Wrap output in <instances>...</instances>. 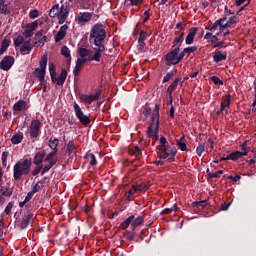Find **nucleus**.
<instances>
[{
  "instance_id": "obj_50",
  "label": "nucleus",
  "mask_w": 256,
  "mask_h": 256,
  "mask_svg": "<svg viewBox=\"0 0 256 256\" xmlns=\"http://www.w3.org/2000/svg\"><path fill=\"white\" fill-rule=\"evenodd\" d=\"M57 151L58 150H52L51 152H49L46 156H45V163H47V161H51L52 159H55V155H57Z\"/></svg>"
},
{
  "instance_id": "obj_29",
  "label": "nucleus",
  "mask_w": 256,
  "mask_h": 256,
  "mask_svg": "<svg viewBox=\"0 0 256 256\" xmlns=\"http://www.w3.org/2000/svg\"><path fill=\"white\" fill-rule=\"evenodd\" d=\"M78 55L81 57L80 59H87L88 57H91V50L87 48H79Z\"/></svg>"
},
{
  "instance_id": "obj_12",
  "label": "nucleus",
  "mask_w": 256,
  "mask_h": 256,
  "mask_svg": "<svg viewBox=\"0 0 256 256\" xmlns=\"http://www.w3.org/2000/svg\"><path fill=\"white\" fill-rule=\"evenodd\" d=\"M69 29V26L67 24H64L60 27L57 34L55 35L54 41L55 43H61L67 37V30Z\"/></svg>"
},
{
  "instance_id": "obj_37",
  "label": "nucleus",
  "mask_w": 256,
  "mask_h": 256,
  "mask_svg": "<svg viewBox=\"0 0 256 256\" xmlns=\"http://www.w3.org/2000/svg\"><path fill=\"white\" fill-rule=\"evenodd\" d=\"M177 145L180 151H189L187 149V143H185V135H183L179 140H177Z\"/></svg>"
},
{
  "instance_id": "obj_34",
  "label": "nucleus",
  "mask_w": 256,
  "mask_h": 256,
  "mask_svg": "<svg viewBox=\"0 0 256 256\" xmlns=\"http://www.w3.org/2000/svg\"><path fill=\"white\" fill-rule=\"evenodd\" d=\"M134 219V215L129 216L124 222L121 223V229L126 231V229L129 228V225H131V223L133 224Z\"/></svg>"
},
{
  "instance_id": "obj_16",
  "label": "nucleus",
  "mask_w": 256,
  "mask_h": 256,
  "mask_svg": "<svg viewBox=\"0 0 256 256\" xmlns=\"http://www.w3.org/2000/svg\"><path fill=\"white\" fill-rule=\"evenodd\" d=\"M85 63H89L87 58H84V59L78 58L76 60V65L73 69L74 77H77V75H79V73H81V69H83V66L85 65Z\"/></svg>"
},
{
  "instance_id": "obj_55",
  "label": "nucleus",
  "mask_w": 256,
  "mask_h": 256,
  "mask_svg": "<svg viewBox=\"0 0 256 256\" xmlns=\"http://www.w3.org/2000/svg\"><path fill=\"white\" fill-rule=\"evenodd\" d=\"M9 157V152L4 151L2 152V165L3 167H7V158Z\"/></svg>"
},
{
  "instance_id": "obj_5",
  "label": "nucleus",
  "mask_w": 256,
  "mask_h": 256,
  "mask_svg": "<svg viewBox=\"0 0 256 256\" xmlns=\"http://www.w3.org/2000/svg\"><path fill=\"white\" fill-rule=\"evenodd\" d=\"M49 73L52 83H56L59 87H63V85H65V81H67V70L65 68L61 70L60 75L57 77V68L54 63H50Z\"/></svg>"
},
{
  "instance_id": "obj_52",
  "label": "nucleus",
  "mask_w": 256,
  "mask_h": 256,
  "mask_svg": "<svg viewBox=\"0 0 256 256\" xmlns=\"http://www.w3.org/2000/svg\"><path fill=\"white\" fill-rule=\"evenodd\" d=\"M225 47H227V45H225V40L218 41L212 45V49H225Z\"/></svg>"
},
{
  "instance_id": "obj_1",
  "label": "nucleus",
  "mask_w": 256,
  "mask_h": 256,
  "mask_svg": "<svg viewBox=\"0 0 256 256\" xmlns=\"http://www.w3.org/2000/svg\"><path fill=\"white\" fill-rule=\"evenodd\" d=\"M107 39V32L105 31V26L101 23H96L91 31L89 36L90 45H94L92 47V54L86 58L88 63L95 61L96 63H101V59L103 57L104 51H107V47H105V40Z\"/></svg>"
},
{
  "instance_id": "obj_61",
  "label": "nucleus",
  "mask_w": 256,
  "mask_h": 256,
  "mask_svg": "<svg viewBox=\"0 0 256 256\" xmlns=\"http://www.w3.org/2000/svg\"><path fill=\"white\" fill-rule=\"evenodd\" d=\"M136 191L133 190L132 188L127 192L126 199L127 201H131L133 199V195H135Z\"/></svg>"
},
{
  "instance_id": "obj_60",
  "label": "nucleus",
  "mask_w": 256,
  "mask_h": 256,
  "mask_svg": "<svg viewBox=\"0 0 256 256\" xmlns=\"http://www.w3.org/2000/svg\"><path fill=\"white\" fill-rule=\"evenodd\" d=\"M30 19H37L39 17V10L34 9L29 12Z\"/></svg>"
},
{
  "instance_id": "obj_63",
  "label": "nucleus",
  "mask_w": 256,
  "mask_h": 256,
  "mask_svg": "<svg viewBox=\"0 0 256 256\" xmlns=\"http://www.w3.org/2000/svg\"><path fill=\"white\" fill-rule=\"evenodd\" d=\"M197 51V46H189L184 48V53H195Z\"/></svg>"
},
{
  "instance_id": "obj_3",
  "label": "nucleus",
  "mask_w": 256,
  "mask_h": 256,
  "mask_svg": "<svg viewBox=\"0 0 256 256\" xmlns=\"http://www.w3.org/2000/svg\"><path fill=\"white\" fill-rule=\"evenodd\" d=\"M31 165H33V160L24 159L22 161L16 162L13 167V177L15 181H19L21 177L29 175L31 173Z\"/></svg>"
},
{
  "instance_id": "obj_2",
  "label": "nucleus",
  "mask_w": 256,
  "mask_h": 256,
  "mask_svg": "<svg viewBox=\"0 0 256 256\" xmlns=\"http://www.w3.org/2000/svg\"><path fill=\"white\" fill-rule=\"evenodd\" d=\"M161 109V104L160 103H156L155 104V108L152 111V115H151V123L149 124L147 131H146V135L148 137V139H151V137L159 139V125H160V121L159 119H161V115L159 114V111Z\"/></svg>"
},
{
  "instance_id": "obj_54",
  "label": "nucleus",
  "mask_w": 256,
  "mask_h": 256,
  "mask_svg": "<svg viewBox=\"0 0 256 256\" xmlns=\"http://www.w3.org/2000/svg\"><path fill=\"white\" fill-rule=\"evenodd\" d=\"M176 207H177V204H174L172 208H166L163 211H161L160 215H169V213H173V211H175Z\"/></svg>"
},
{
  "instance_id": "obj_40",
  "label": "nucleus",
  "mask_w": 256,
  "mask_h": 256,
  "mask_svg": "<svg viewBox=\"0 0 256 256\" xmlns=\"http://www.w3.org/2000/svg\"><path fill=\"white\" fill-rule=\"evenodd\" d=\"M159 160L155 162V165H165V161L173 162L175 161V157L173 159L161 158V152H157Z\"/></svg>"
},
{
  "instance_id": "obj_56",
  "label": "nucleus",
  "mask_w": 256,
  "mask_h": 256,
  "mask_svg": "<svg viewBox=\"0 0 256 256\" xmlns=\"http://www.w3.org/2000/svg\"><path fill=\"white\" fill-rule=\"evenodd\" d=\"M173 91H175V89L171 85L168 86L167 93H169V98H170L169 104L170 105L173 104Z\"/></svg>"
},
{
  "instance_id": "obj_8",
  "label": "nucleus",
  "mask_w": 256,
  "mask_h": 256,
  "mask_svg": "<svg viewBox=\"0 0 256 256\" xmlns=\"http://www.w3.org/2000/svg\"><path fill=\"white\" fill-rule=\"evenodd\" d=\"M41 127H43V123L39 120H32L29 135L31 139H37L39 135H41Z\"/></svg>"
},
{
  "instance_id": "obj_59",
  "label": "nucleus",
  "mask_w": 256,
  "mask_h": 256,
  "mask_svg": "<svg viewBox=\"0 0 256 256\" xmlns=\"http://www.w3.org/2000/svg\"><path fill=\"white\" fill-rule=\"evenodd\" d=\"M209 205V200H201V201H195L192 203V207H198V205Z\"/></svg>"
},
{
  "instance_id": "obj_14",
  "label": "nucleus",
  "mask_w": 256,
  "mask_h": 256,
  "mask_svg": "<svg viewBox=\"0 0 256 256\" xmlns=\"http://www.w3.org/2000/svg\"><path fill=\"white\" fill-rule=\"evenodd\" d=\"M47 156V151L40 150L35 153L33 158V165H43V161H45V157Z\"/></svg>"
},
{
  "instance_id": "obj_53",
  "label": "nucleus",
  "mask_w": 256,
  "mask_h": 256,
  "mask_svg": "<svg viewBox=\"0 0 256 256\" xmlns=\"http://www.w3.org/2000/svg\"><path fill=\"white\" fill-rule=\"evenodd\" d=\"M177 85H180V87H183V79L182 78H176L170 86H172L174 89H177Z\"/></svg>"
},
{
  "instance_id": "obj_35",
  "label": "nucleus",
  "mask_w": 256,
  "mask_h": 256,
  "mask_svg": "<svg viewBox=\"0 0 256 256\" xmlns=\"http://www.w3.org/2000/svg\"><path fill=\"white\" fill-rule=\"evenodd\" d=\"M45 186V182L44 181H38L36 184H32V193H39V191H41V189H43V187Z\"/></svg>"
},
{
  "instance_id": "obj_45",
  "label": "nucleus",
  "mask_w": 256,
  "mask_h": 256,
  "mask_svg": "<svg viewBox=\"0 0 256 256\" xmlns=\"http://www.w3.org/2000/svg\"><path fill=\"white\" fill-rule=\"evenodd\" d=\"M152 111L153 110L151 109V107H149V104L146 103L145 104V111L143 112L144 117L142 118L143 122L147 121V119L149 118V115H151Z\"/></svg>"
},
{
  "instance_id": "obj_33",
  "label": "nucleus",
  "mask_w": 256,
  "mask_h": 256,
  "mask_svg": "<svg viewBox=\"0 0 256 256\" xmlns=\"http://www.w3.org/2000/svg\"><path fill=\"white\" fill-rule=\"evenodd\" d=\"M247 154H248L247 151H244V152L235 151V152L230 153V155L232 157V161H238V159H241V157L247 156Z\"/></svg>"
},
{
  "instance_id": "obj_11",
  "label": "nucleus",
  "mask_w": 256,
  "mask_h": 256,
  "mask_svg": "<svg viewBox=\"0 0 256 256\" xmlns=\"http://www.w3.org/2000/svg\"><path fill=\"white\" fill-rule=\"evenodd\" d=\"M14 63L15 58H13V56H5L0 62V69H3V71H9V69L13 67Z\"/></svg>"
},
{
  "instance_id": "obj_7",
  "label": "nucleus",
  "mask_w": 256,
  "mask_h": 256,
  "mask_svg": "<svg viewBox=\"0 0 256 256\" xmlns=\"http://www.w3.org/2000/svg\"><path fill=\"white\" fill-rule=\"evenodd\" d=\"M179 51L178 48H172V50L165 55L164 59L168 67H171V65H179Z\"/></svg>"
},
{
  "instance_id": "obj_23",
  "label": "nucleus",
  "mask_w": 256,
  "mask_h": 256,
  "mask_svg": "<svg viewBox=\"0 0 256 256\" xmlns=\"http://www.w3.org/2000/svg\"><path fill=\"white\" fill-rule=\"evenodd\" d=\"M145 39H147V34L142 30L138 39V51H141V53H143V49H145Z\"/></svg>"
},
{
  "instance_id": "obj_20",
  "label": "nucleus",
  "mask_w": 256,
  "mask_h": 256,
  "mask_svg": "<svg viewBox=\"0 0 256 256\" xmlns=\"http://www.w3.org/2000/svg\"><path fill=\"white\" fill-rule=\"evenodd\" d=\"M33 217H34L33 213H29V214L25 215L19 224L20 229H22V230L27 229V227H29V223H31V219H33Z\"/></svg>"
},
{
  "instance_id": "obj_42",
  "label": "nucleus",
  "mask_w": 256,
  "mask_h": 256,
  "mask_svg": "<svg viewBox=\"0 0 256 256\" xmlns=\"http://www.w3.org/2000/svg\"><path fill=\"white\" fill-rule=\"evenodd\" d=\"M205 151V142L201 141L196 148V155H198V157H201V155H203V152Z\"/></svg>"
},
{
  "instance_id": "obj_64",
  "label": "nucleus",
  "mask_w": 256,
  "mask_h": 256,
  "mask_svg": "<svg viewBox=\"0 0 256 256\" xmlns=\"http://www.w3.org/2000/svg\"><path fill=\"white\" fill-rule=\"evenodd\" d=\"M33 195H35L32 191L28 192V194L26 195L24 201L26 203H29V201H31L33 199Z\"/></svg>"
},
{
  "instance_id": "obj_58",
  "label": "nucleus",
  "mask_w": 256,
  "mask_h": 256,
  "mask_svg": "<svg viewBox=\"0 0 256 256\" xmlns=\"http://www.w3.org/2000/svg\"><path fill=\"white\" fill-rule=\"evenodd\" d=\"M43 169V165H36L35 169L32 171L33 177H36V175H39Z\"/></svg>"
},
{
  "instance_id": "obj_47",
  "label": "nucleus",
  "mask_w": 256,
  "mask_h": 256,
  "mask_svg": "<svg viewBox=\"0 0 256 256\" xmlns=\"http://www.w3.org/2000/svg\"><path fill=\"white\" fill-rule=\"evenodd\" d=\"M76 149L77 147H75V141L70 140L67 144L68 154L71 155V153H73V151H75Z\"/></svg>"
},
{
  "instance_id": "obj_46",
  "label": "nucleus",
  "mask_w": 256,
  "mask_h": 256,
  "mask_svg": "<svg viewBox=\"0 0 256 256\" xmlns=\"http://www.w3.org/2000/svg\"><path fill=\"white\" fill-rule=\"evenodd\" d=\"M61 54H62L63 57H65L66 59H71V50H69V47L63 46V47L61 48Z\"/></svg>"
},
{
  "instance_id": "obj_22",
  "label": "nucleus",
  "mask_w": 256,
  "mask_h": 256,
  "mask_svg": "<svg viewBox=\"0 0 256 256\" xmlns=\"http://www.w3.org/2000/svg\"><path fill=\"white\" fill-rule=\"evenodd\" d=\"M45 73L46 70L42 69V68H36L34 71V74L36 75L37 79L40 82V85H45Z\"/></svg>"
},
{
  "instance_id": "obj_38",
  "label": "nucleus",
  "mask_w": 256,
  "mask_h": 256,
  "mask_svg": "<svg viewBox=\"0 0 256 256\" xmlns=\"http://www.w3.org/2000/svg\"><path fill=\"white\" fill-rule=\"evenodd\" d=\"M85 158L89 161L91 167H95L97 165V157L93 153H87Z\"/></svg>"
},
{
  "instance_id": "obj_44",
  "label": "nucleus",
  "mask_w": 256,
  "mask_h": 256,
  "mask_svg": "<svg viewBox=\"0 0 256 256\" xmlns=\"http://www.w3.org/2000/svg\"><path fill=\"white\" fill-rule=\"evenodd\" d=\"M221 103L229 109L231 107V94L223 96Z\"/></svg>"
},
{
  "instance_id": "obj_39",
  "label": "nucleus",
  "mask_w": 256,
  "mask_h": 256,
  "mask_svg": "<svg viewBox=\"0 0 256 256\" xmlns=\"http://www.w3.org/2000/svg\"><path fill=\"white\" fill-rule=\"evenodd\" d=\"M144 221H145V217H143V216H138L136 219H134V220L132 221V227H133V229H136V227H139V225H143Z\"/></svg>"
},
{
  "instance_id": "obj_51",
  "label": "nucleus",
  "mask_w": 256,
  "mask_h": 256,
  "mask_svg": "<svg viewBox=\"0 0 256 256\" xmlns=\"http://www.w3.org/2000/svg\"><path fill=\"white\" fill-rule=\"evenodd\" d=\"M40 69H44L46 71L47 69V54H44L40 60Z\"/></svg>"
},
{
  "instance_id": "obj_17",
  "label": "nucleus",
  "mask_w": 256,
  "mask_h": 256,
  "mask_svg": "<svg viewBox=\"0 0 256 256\" xmlns=\"http://www.w3.org/2000/svg\"><path fill=\"white\" fill-rule=\"evenodd\" d=\"M213 61L214 63H221V61H227V51L215 50Z\"/></svg>"
},
{
  "instance_id": "obj_43",
  "label": "nucleus",
  "mask_w": 256,
  "mask_h": 256,
  "mask_svg": "<svg viewBox=\"0 0 256 256\" xmlns=\"http://www.w3.org/2000/svg\"><path fill=\"white\" fill-rule=\"evenodd\" d=\"M48 146L50 147V149H52V151H57V147H59V139L54 138L53 140H49L48 142Z\"/></svg>"
},
{
  "instance_id": "obj_19",
  "label": "nucleus",
  "mask_w": 256,
  "mask_h": 256,
  "mask_svg": "<svg viewBox=\"0 0 256 256\" xmlns=\"http://www.w3.org/2000/svg\"><path fill=\"white\" fill-rule=\"evenodd\" d=\"M237 23H239V18H237V16L230 17L225 24H221L222 33L225 31V29H231L233 25H237Z\"/></svg>"
},
{
  "instance_id": "obj_41",
  "label": "nucleus",
  "mask_w": 256,
  "mask_h": 256,
  "mask_svg": "<svg viewBox=\"0 0 256 256\" xmlns=\"http://www.w3.org/2000/svg\"><path fill=\"white\" fill-rule=\"evenodd\" d=\"M132 189L136 191V193H139V191H147L149 186H147V184L132 185Z\"/></svg>"
},
{
  "instance_id": "obj_26",
  "label": "nucleus",
  "mask_w": 256,
  "mask_h": 256,
  "mask_svg": "<svg viewBox=\"0 0 256 256\" xmlns=\"http://www.w3.org/2000/svg\"><path fill=\"white\" fill-rule=\"evenodd\" d=\"M33 46H31V40H26L20 48L21 53H31Z\"/></svg>"
},
{
  "instance_id": "obj_30",
  "label": "nucleus",
  "mask_w": 256,
  "mask_h": 256,
  "mask_svg": "<svg viewBox=\"0 0 256 256\" xmlns=\"http://www.w3.org/2000/svg\"><path fill=\"white\" fill-rule=\"evenodd\" d=\"M9 45H11V39L4 38L1 43L0 55H3V53H5V51H7V49H9Z\"/></svg>"
},
{
  "instance_id": "obj_15",
  "label": "nucleus",
  "mask_w": 256,
  "mask_h": 256,
  "mask_svg": "<svg viewBox=\"0 0 256 256\" xmlns=\"http://www.w3.org/2000/svg\"><path fill=\"white\" fill-rule=\"evenodd\" d=\"M197 31H199V28L192 27L189 29V32L185 38L186 45H193L195 41V35H197Z\"/></svg>"
},
{
  "instance_id": "obj_18",
  "label": "nucleus",
  "mask_w": 256,
  "mask_h": 256,
  "mask_svg": "<svg viewBox=\"0 0 256 256\" xmlns=\"http://www.w3.org/2000/svg\"><path fill=\"white\" fill-rule=\"evenodd\" d=\"M91 17H93V15L89 12L80 13L78 17H76V21L79 25L89 23L91 21Z\"/></svg>"
},
{
  "instance_id": "obj_6",
  "label": "nucleus",
  "mask_w": 256,
  "mask_h": 256,
  "mask_svg": "<svg viewBox=\"0 0 256 256\" xmlns=\"http://www.w3.org/2000/svg\"><path fill=\"white\" fill-rule=\"evenodd\" d=\"M74 113L77 119L80 121L81 125H84V127H88V125H91V118L85 115L83 110H81V106H79L77 102H74Z\"/></svg>"
},
{
  "instance_id": "obj_27",
  "label": "nucleus",
  "mask_w": 256,
  "mask_h": 256,
  "mask_svg": "<svg viewBox=\"0 0 256 256\" xmlns=\"http://www.w3.org/2000/svg\"><path fill=\"white\" fill-rule=\"evenodd\" d=\"M184 39L180 38V36H176L172 42V49H177L181 51V45H183Z\"/></svg>"
},
{
  "instance_id": "obj_31",
  "label": "nucleus",
  "mask_w": 256,
  "mask_h": 256,
  "mask_svg": "<svg viewBox=\"0 0 256 256\" xmlns=\"http://www.w3.org/2000/svg\"><path fill=\"white\" fill-rule=\"evenodd\" d=\"M59 4H55L52 6V8L49 11V17L52 19H55V17H59V11H60Z\"/></svg>"
},
{
  "instance_id": "obj_10",
  "label": "nucleus",
  "mask_w": 256,
  "mask_h": 256,
  "mask_svg": "<svg viewBox=\"0 0 256 256\" xmlns=\"http://www.w3.org/2000/svg\"><path fill=\"white\" fill-rule=\"evenodd\" d=\"M69 17V5L62 4L60 10L58 12V23L59 25H63L67 18Z\"/></svg>"
},
{
  "instance_id": "obj_24",
  "label": "nucleus",
  "mask_w": 256,
  "mask_h": 256,
  "mask_svg": "<svg viewBox=\"0 0 256 256\" xmlns=\"http://www.w3.org/2000/svg\"><path fill=\"white\" fill-rule=\"evenodd\" d=\"M14 111H27V102L25 100H19L13 106Z\"/></svg>"
},
{
  "instance_id": "obj_36",
  "label": "nucleus",
  "mask_w": 256,
  "mask_h": 256,
  "mask_svg": "<svg viewBox=\"0 0 256 256\" xmlns=\"http://www.w3.org/2000/svg\"><path fill=\"white\" fill-rule=\"evenodd\" d=\"M175 75H177V69L171 70L164 76L162 83H169V81H171Z\"/></svg>"
},
{
  "instance_id": "obj_57",
  "label": "nucleus",
  "mask_w": 256,
  "mask_h": 256,
  "mask_svg": "<svg viewBox=\"0 0 256 256\" xmlns=\"http://www.w3.org/2000/svg\"><path fill=\"white\" fill-rule=\"evenodd\" d=\"M210 80L212 81V83H214V85H223V80H221L217 76H212Z\"/></svg>"
},
{
  "instance_id": "obj_13",
  "label": "nucleus",
  "mask_w": 256,
  "mask_h": 256,
  "mask_svg": "<svg viewBox=\"0 0 256 256\" xmlns=\"http://www.w3.org/2000/svg\"><path fill=\"white\" fill-rule=\"evenodd\" d=\"M37 27H39V22H37V21L27 24V26L23 32L24 37L26 39H29V37H33V31H36Z\"/></svg>"
},
{
  "instance_id": "obj_28",
  "label": "nucleus",
  "mask_w": 256,
  "mask_h": 256,
  "mask_svg": "<svg viewBox=\"0 0 256 256\" xmlns=\"http://www.w3.org/2000/svg\"><path fill=\"white\" fill-rule=\"evenodd\" d=\"M204 39H206V41H210L211 45H215L219 41V37H217V35H213L211 32H207L204 35Z\"/></svg>"
},
{
  "instance_id": "obj_25",
  "label": "nucleus",
  "mask_w": 256,
  "mask_h": 256,
  "mask_svg": "<svg viewBox=\"0 0 256 256\" xmlns=\"http://www.w3.org/2000/svg\"><path fill=\"white\" fill-rule=\"evenodd\" d=\"M206 31H211L212 33L219 29V33H222L221 22L216 20L212 25L205 27Z\"/></svg>"
},
{
  "instance_id": "obj_49",
  "label": "nucleus",
  "mask_w": 256,
  "mask_h": 256,
  "mask_svg": "<svg viewBox=\"0 0 256 256\" xmlns=\"http://www.w3.org/2000/svg\"><path fill=\"white\" fill-rule=\"evenodd\" d=\"M24 42H25V38L19 35L16 39H14V47H21V45H23Z\"/></svg>"
},
{
  "instance_id": "obj_21",
  "label": "nucleus",
  "mask_w": 256,
  "mask_h": 256,
  "mask_svg": "<svg viewBox=\"0 0 256 256\" xmlns=\"http://www.w3.org/2000/svg\"><path fill=\"white\" fill-rule=\"evenodd\" d=\"M0 13L1 15L11 14V6L9 5V2L5 0H0Z\"/></svg>"
},
{
  "instance_id": "obj_4",
  "label": "nucleus",
  "mask_w": 256,
  "mask_h": 256,
  "mask_svg": "<svg viewBox=\"0 0 256 256\" xmlns=\"http://www.w3.org/2000/svg\"><path fill=\"white\" fill-rule=\"evenodd\" d=\"M158 152H160V157L162 159H173V157L177 155V149L169 146V142L165 136L160 137Z\"/></svg>"
},
{
  "instance_id": "obj_9",
  "label": "nucleus",
  "mask_w": 256,
  "mask_h": 256,
  "mask_svg": "<svg viewBox=\"0 0 256 256\" xmlns=\"http://www.w3.org/2000/svg\"><path fill=\"white\" fill-rule=\"evenodd\" d=\"M101 97V90H98L95 94H82L80 95V100L83 103H88V105H91V103H93V101H99Z\"/></svg>"
},
{
  "instance_id": "obj_48",
  "label": "nucleus",
  "mask_w": 256,
  "mask_h": 256,
  "mask_svg": "<svg viewBox=\"0 0 256 256\" xmlns=\"http://www.w3.org/2000/svg\"><path fill=\"white\" fill-rule=\"evenodd\" d=\"M223 175V170H218L215 173H209L208 174V181L209 179H219Z\"/></svg>"
},
{
  "instance_id": "obj_32",
  "label": "nucleus",
  "mask_w": 256,
  "mask_h": 256,
  "mask_svg": "<svg viewBox=\"0 0 256 256\" xmlns=\"http://www.w3.org/2000/svg\"><path fill=\"white\" fill-rule=\"evenodd\" d=\"M24 139L23 136V132L17 133L15 134L12 138H11V143L13 145H19V143H21Z\"/></svg>"
},
{
  "instance_id": "obj_62",
  "label": "nucleus",
  "mask_w": 256,
  "mask_h": 256,
  "mask_svg": "<svg viewBox=\"0 0 256 256\" xmlns=\"http://www.w3.org/2000/svg\"><path fill=\"white\" fill-rule=\"evenodd\" d=\"M11 209H13V202H9L8 205L6 206L4 213L6 215H11Z\"/></svg>"
}]
</instances>
